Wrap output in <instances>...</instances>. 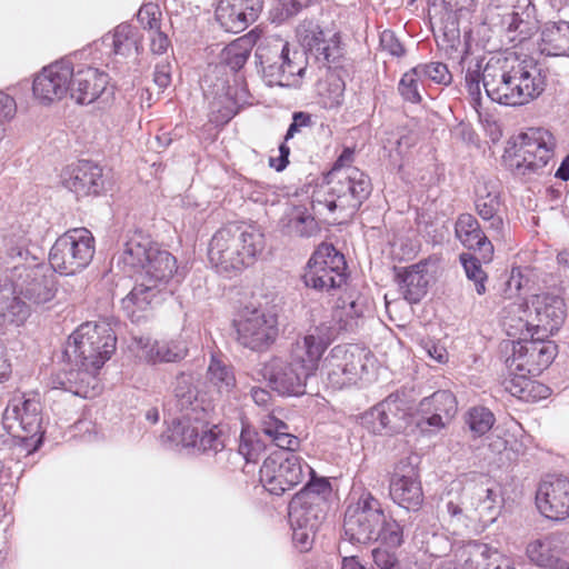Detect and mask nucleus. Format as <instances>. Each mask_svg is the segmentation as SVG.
Listing matches in <instances>:
<instances>
[{
    "label": "nucleus",
    "mask_w": 569,
    "mask_h": 569,
    "mask_svg": "<svg viewBox=\"0 0 569 569\" xmlns=\"http://www.w3.org/2000/svg\"><path fill=\"white\" fill-rule=\"evenodd\" d=\"M343 538L352 545L380 542L399 548L405 541V527L387 512L382 502L369 490L353 492L345 511Z\"/></svg>",
    "instance_id": "4"
},
{
    "label": "nucleus",
    "mask_w": 569,
    "mask_h": 569,
    "mask_svg": "<svg viewBox=\"0 0 569 569\" xmlns=\"http://www.w3.org/2000/svg\"><path fill=\"white\" fill-rule=\"evenodd\" d=\"M419 411L421 418L417 425L421 429L430 427L435 430H440L446 426V421L451 419L457 411L456 397L449 390H438L420 401Z\"/></svg>",
    "instance_id": "27"
},
{
    "label": "nucleus",
    "mask_w": 569,
    "mask_h": 569,
    "mask_svg": "<svg viewBox=\"0 0 569 569\" xmlns=\"http://www.w3.org/2000/svg\"><path fill=\"white\" fill-rule=\"evenodd\" d=\"M368 357L369 353L357 345H338L323 359L321 375L332 389L352 386L366 370Z\"/></svg>",
    "instance_id": "15"
},
{
    "label": "nucleus",
    "mask_w": 569,
    "mask_h": 569,
    "mask_svg": "<svg viewBox=\"0 0 569 569\" xmlns=\"http://www.w3.org/2000/svg\"><path fill=\"white\" fill-rule=\"evenodd\" d=\"M296 449H280L270 453L260 468V482L274 496H281L301 483L312 468L297 455Z\"/></svg>",
    "instance_id": "12"
},
{
    "label": "nucleus",
    "mask_w": 569,
    "mask_h": 569,
    "mask_svg": "<svg viewBox=\"0 0 569 569\" xmlns=\"http://www.w3.org/2000/svg\"><path fill=\"white\" fill-rule=\"evenodd\" d=\"M7 256L12 260H19L14 266H30L39 263L41 248L32 240L30 232L18 229L4 238Z\"/></svg>",
    "instance_id": "38"
},
{
    "label": "nucleus",
    "mask_w": 569,
    "mask_h": 569,
    "mask_svg": "<svg viewBox=\"0 0 569 569\" xmlns=\"http://www.w3.org/2000/svg\"><path fill=\"white\" fill-rule=\"evenodd\" d=\"M535 335L536 332L531 333L530 339H519L513 342L512 355L509 358L511 367L530 376H537L549 367L558 349L553 341L535 338Z\"/></svg>",
    "instance_id": "20"
},
{
    "label": "nucleus",
    "mask_w": 569,
    "mask_h": 569,
    "mask_svg": "<svg viewBox=\"0 0 569 569\" xmlns=\"http://www.w3.org/2000/svg\"><path fill=\"white\" fill-rule=\"evenodd\" d=\"M551 390L546 385L527 377L518 399L523 402H536L549 397Z\"/></svg>",
    "instance_id": "56"
},
{
    "label": "nucleus",
    "mask_w": 569,
    "mask_h": 569,
    "mask_svg": "<svg viewBox=\"0 0 569 569\" xmlns=\"http://www.w3.org/2000/svg\"><path fill=\"white\" fill-rule=\"evenodd\" d=\"M141 39L137 27L122 22L114 28L112 33H107L100 40L94 41L90 50L94 49L107 56L129 57L138 53Z\"/></svg>",
    "instance_id": "28"
},
{
    "label": "nucleus",
    "mask_w": 569,
    "mask_h": 569,
    "mask_svg": "<svg viewBox=\"0 0 569 569\" xmlns=\"http://www.w3.org/2000/svg\"><path fill=\"white\" fill-rule=\"evenodd\" d=\"M309 477L308 482L298 493H308V500L317 501V505L325 506L326 496L331 492L330 482L323 477H317L315 470L312 473H307Z\"/></svg>",
    "instance_id": "52"
},
{
    "label": "nucleus",
    "mask_w": 569,
    "mask_h": 569,
    "mask_svg": "<svg viewBox=\"0 0 569 569\" xmlns=\"http://www.w3.org/2000/svg\"><path fill=\"white\" fill-rule=\"evenodd\" d=\"M133 343L138 356L151 365L177 362L188 353L187 343L182 339L158 341L149 337H137L133 339Z\"/></svg>",
    "instance_id": "29"
},
{
    "label": "nucleus",
    "mask_w": 569,
    "mask_h": 569,
    "mask_svg": "<svg viewBox=\"0 0 569 569\" xmlns=\"http://www.w3.org/2000/svg\"><path fill=\"white\" fill-rule=\"evenodd\" d=\"M345 256L331 243H321L309 258L302 281L307 288L319 292L340 289L347 281Z\"/></svg>",
    "instance_id": "14"
},
{
    "label": "nucleus",
    "mask_w": 569,
    "mask_h": 569,
    "mask_svg": "<svg viewBox=\"0 0 569 569\" xmlns=\"http://www.w3.org/2000/svg\"><path fill=\"white\" fill-rule=\"evenodd\" d=\"M3 423L9 430L16 432L18 427L23 435H17L18 439L11 448V459H16L19 467L20 458H29L42 443V415L38 399L27 398L24 395H14L3 412Z\"/></svg>",
    "instance_id": "7"
},
{
    "label": "nucleus",
    "mask_w": 569,
    "mask_h": 569,
    "mask_svg": "<svg viewBox=\"0 0 569 569\" xmlns=\"http://www.w3.org/2000/svg\"><path fill=\"white\" fill-rule=\"evenodd\" d=\"M71 54L66 56L41 69L32 82V92L36 100L43 106L70 97V80H72Z\"/></svg>",
    "instance_id": "18"
},
{
    "label": "nucleus",
    "mask_w": 569,
    "mask_h": 569,
    "mask_svg": "<svg viewBox=\"0 0 569 569\" xmlns=\"http://www.w3.org/2000/svg\"><path fill=\"white\" fill-rule=\"evenodd\" d=\"M538 325L536 333L542 330L547 335L557 332L566 319L565 300L556 295L541 293L532 300Z\"/></svg>",
    "instance_id": "31"
},
{
    "label": "nucleus",
    "mask_w": 569,
    "mask_h": 569,
    "mask_svg": "<svg viewBox=\"0 0 569 569\" xmlns=\"http://www.w3.org/2000/svg\"><path fill=\"white\" fill-rule=\"evenodd\" d=\"M161 16L159 6L149 2L140 7L137 19L143 29L151 32L161 28Z\"/></svg>",
    "instance_id": "55"
},
{
    "label": "nucleus",
    "mask_w": 569,
    "mask_h": 569,
    "mask_svg": "<svg viewBox=\"0 0 569 569\" xmlns=\"http://www.w3.org/2000/svg\"><path fill=\"white\" fill-rule=\"evenodd\" d=\"M526 553L529 560L538 567L549 569H569L565 553V536L552 532L528 543Z\"/></svg>",
    "instance_id": "26"
},
{
    "label": "nucleus",
    "mask_w": 569,
    "mask_h": 569,
    "mask_svg": "<svg viewBox=\"0 0 569 569\" xmlns=\"http://www.w3.org/2000/svg\"><path fill=\"white\" fill-rule=\"evenodd\" d=\"M315 124L312 116L305 111H297L292 114V122L290 123L286 134L284 141L291 140L295 134L301 132L306 128H311Z\"/></svg>",
    "instance_id": "59"
},
{
    "label": "nucleus",
    "mask_w": 569,
    "mask_h": 569,
    "mask_svg": "<svg viewBox=\"0 0 569 569\" xmlns=\"http://www.w3.org/2000/svg\"><path fill=\"white\" fill-rule=\"evenodd\" d=\"M506 9L500 14L501 26L508 32H518V37H513L512 41H523L530 38L535 27L531 20V10L529 0H503Z\"/></svg>",
    "instance_id": "34"
},
{
    "label": "nucleus",
    "mask_w": 569,
    "mask_h": 569,
    "mask_svg": "<svg viewBox=\"0 0 569 569\" xmlns=\"http://www.w3.org/2000/svg\"><path fill=\"white\" fill-rule=\"evenodd\" d=\"M536 503L540 512L551 520L561 521L569 517V478L548 475L539 483Z\"/></svg>",
    "instance_id": "23"
},
{
    "label": "nucleus",
    "mask_w": 569,
    "mask_h": 569,
    "mask_svg": "<svg viewBox=\"0 0 569 569\" xmlns=\"http://www.w3.org/2000/svg\"><path fill=\"white\" fill-rule=\"evenodd\" d=\"M207 380L220 396L226 397H229L237 386L232 367L217 355H211L207 369Z\"/></svg>",
    "instance_id": "44"
},
{
    "label": "nucleus",
    "mask_w": 569,
    "mask_h": 569,
    "mask_svg": "<svg viewBox=\"0 0 569 569\" xmlns=\"http://www.w3.org/2000/svg\"><path fill=\"white\" fill-rule=\"evenodd\" d=\"M116 345V333L108 323L86 322L79 326L64 349L70 368L51 377L52 388L82 398L96 397L101 390L97 373L114 352Z\"/></svg>",
    "instance_id": "2"
},
{
    "label": "nucleus",
    "mask_w": 569,
    "mask_h": 569,
    "mask_svg": "<svg viewBox=\"0 0 569 569\" xmlns=\"http://www.w3.org/2000/svg\"><path fill=\"white\" fill-rule=\"evenodd\" d=\"M262 66V77L269 87L298 88L307 70L305 54L288 42L277 40L268 52L257 53Z\"/></svg>",
    "instance_id": "10"
},
{
    "label": "nucleus",
    "mask_w": 569,
    "mask_h": 569,
    "mask_svg": "<svg viewBox=\"0 0 569 569\" xmlns=\"http://www.w3.org/2000/svg\"><path fill=\"white\" fill-rule=\"evenodd\" d=\"M138 282L126 298L122 299L123 309L129 316L134 309L144 310L161 290L171 281L180 282L181 274L177 266L176 257L159 246L151 250Z\"/></svg>",
    "instance_id": "6"
},
{
    "label": "nucleus",
    "mask_w": 569,
    "mask_h": 569,
    "mask_svg": "<svg viewBox=\"0 0 569 569\" xmlns=\"http://www.w3.org/2000/svg\"><path fill=\"white\" fill-rule=\"evenodd\" d=\"M243 12L244 19L253 23L263 8V0H231Z\"/></svg>",
    "instance_id": "63"
},
{
    "label": "nucleus",
    "mask_w": 569,
    "mask_h": 569,
    "mask_svg": "<svg viewBox=\"0 0 569 569\" xmlns=\"http://www.w3.org/2000/svg\"><path fill=\"white\" fill-rule=\"evenodd\" d=\"M372 559L378 569H399V561L396 553L387 549H373Z\"/></svg>",
    "instance_id": "62"
},
{
    "label": "nucleus",
    "mask_w": 569,
    "mask_h": 569,
    "mask_svg": "<svg viewBox=\"0 0 569 569\" xmlns=\"http://www.w3.org/2000/svg\"><path fill=\"white\" fill-rule=\"evenodd\" d=\"M154 247L158 244H153L149 238L136 233L124 243L123 250L118 256V264H122L126 272L142 269Z\"/></svg>",
    "instance_id": "40"
},
{
    "label": "nucleus",
    "mask_w": 569,
    "mask_h": 569,
    "mask_svg": "<svg viewBox=\"0 0 569 569\" xmlns=\"http://www.w3.org/2000/svg\"><path fill=\"white\" fill-rule=\"evenodd\" d=\"M191 448L197 449L203 453H218L224 448V440L218 426L212 425L209 427L208 417H206V426L200 430L197 442Z\"/></svg>",
    "instance_id": "46"
},
{
    "label": "nucleus",
    "mask_w": 569,
    "mask_h": 569,
    "mask_svg": "<svg viewBox=\"0 0 569 569\" xmlns=\"http://www.w3.org/2000/svg\"><path fill=\"white\" fill-rule=\"evenodd\" d=\"M331 340L328 327H316L292 346L289 358L273 357L264 362L260 371L263 379L279 395H305L307 381L319 368L321 356Z\"/></svg>",
    "instance_id": "3"
},
{
    "label": "nucleus",
    "mask_w": 569,
    "mask_h": 569,
    "mask_svg": "<svg viewBox=\"0 0 569 569\" xmlns=\"http://www.w3.org/2000/svg\"><path fill=\"white\" fill-rule=\"evenodd\" d=\"M61 182L78 198L98 196L104 189L102 168L90 160L68 166L61 173Z\"/></svg>",
    "instance_id": "24"
},
{
    "label": "nucleus",
    "mask_w": 569,
    "mask_h": 569,
    "mask_svg": "<svg viewBox=\"0 0 569 569\" xmlns=\"http://www.w3.org/2000/svg\"><path fill=\"white\" fill-rule=\"evenodd\" d=\"M345 82L340 77L331 76L320 89L326 108H337L343 102Z\"/></svg>",
    "instance_id": "54"
},
{
    "label": "nucleus",
    "mask_w": 569,
    "mask_h": 569,
    "mask_svg": "<svg viewBox=\"0 0 569 569\" xmlns=\"http://www.w3.org/2000/svg\"><path fill=\"white\" fill-rule=\"evenodd\" d=\"M557 139L546 128H529L515 142V152L509 166L516 174L538 173L553 158Z\"/></svg>",
    "instance_id": "13"
},
{
    "label": "nucleus",
    "mask_w": 569,
    "mask_h": 569,
    "mask_svg": "<svg viewBox=\"0 0 569 569\" xmlns=\"http://www.w3.org/2000/svg\"><path fill=\"white\" fill-rule=\"evenodd\" d=\"M250 52L249 42L244 39H238L223 49L222 61L236 72L247 63Z\"/></svg>",
    "instance_id": "47"
},
{
    "label": "nucleus",
    "mask_w": 569,
    "mask_h": 569,
    "mask_svg": "<svg viewBox=\"0 0 569 569\" xmlns=\"http://www.w3.org/2000/svg\"><path fill=\"white\" fill-rule=\"evenodd\" d=\"M462 489L461 482L455 481L451 483L450 490L446 495V510L448 515L452 518L460 517L462 515V508H461V500L459 497L456 499L451 498V495L453 491L459 493V491Z\"/></svg>",
    "instance_id": "64"
},
{
    "label": "nucleus",
    "mask_w": 569,
    "mask_h": 569,
    "mask_svg": "<svg viewBox=\"0 0 569 569\" xmlns=\"http://www.w3.org/2000/svg\"><path fill=\"white\" fill-rule=\"evenodd\" d=\"M501 192L499 184L491 180L479 181L475 188V208L478 216L489 223L488 229L497 237L503 236L505 222L500 214Z\"/></svg>",
    "instance_id": "25"
},
{
    "label": "nucleus",
    "mask_w": 569,
    "mask_h": 569,
    "mask_svg": "<svg viewBox=\"0 0 569 569\" xmlns=\"http://www.w3.org/2000/svg\"><path fill=\"white\" fill-rule=\"evenodd\" d=\"M390 499L408 511H417L423 503L419 475L412 462L401 459L393 468L389 480Z\"/></svg>",
    "instance_id": "22"
},
{
    "label": "nucleus",
    "mask_w": 569,
    "mask_h": 569,
    "mask_svg": "<svg viewBox=\"0 0 569 569\" xmlns=\"http://www.w3.org/2000/svg\"><path fill=\"white\" fill-rule=\"evenodd\" d=\"M308 493H296L289 502L288 517L290 526L318 529L325 518L323 507L315 500H308Z\"/></svg>",
    "instance_id": "39"
},
{
    "label": "nucleus",
    "mask_w": 569,
    "mask_h": 569,
    "mask_svg": "<svg viewBox=\"0 0 569 569\" xmlns=\"http://www.w3.org/2000/svg\"><path fill=\"white\" fill-rule=\"evenodd\" d=\"M264 449L266 445L259 433L242 430L237 453L242 456L247 463H256Z\"/></svg>",
    "instance_id": "49"
},
{
    "label": "nucleus",
    "mask_w": 569,
    "mask_h": 569,
    "mask_svg": "<svg viewBox=\"0 0 569 569\" xmlns=\"http://www.w3.org/2000/svg\"><path fill=\"white\" fill-rule=\"evenodd\" d=\"M281 230L289 237L310 238L319 232V224L307 209L296 207L280 220Z\"/></svg>",
    "instance_id": "42"
},
{
    "label": "nucleus",
    "mask_w": 569,
    "mask_h": 569,
    "mask_svg": "<svg viewBox=\"0 0 569 569\" xmlns=\"http://www.w3.org/2000/svg\"><path fill=\"white\" fill-rule=\"evenodd\" d=\"M420 348L425 351V353L437 363H446L448 361L449 355L447 349L440 345L439 342L432 339H422L419 342Z\"/></svg>",
    "instance_id": "60"
},
{
    "label": "nucleus",
    "mask_w": 569,
    "mask_h": 569,
    "mask_svg": "<svg viewBox=\"0 0 569 569\" xmlns=\"http://www.w3.org/2000/svg\"><path fill=\"white\" fill-rule=\"evenodd\" d=\"M237 341L252 351L267 350L278 337L274 315L261 308L244 307L233 320Z\"/></svg>",
    "instance_id": "16"
},
{
    "label": "nucleus",
    "mask_w": 569,
    "mask_h": 569,
    "mask_svg": "<svg viewBox=\"0 0 569 569\" xmlns=\"http://www.w3.org/2000/svg\"><path fill=\"white\" fill-rule=\"evenodd\" d=\"M249 103V91L238 78L223 93H216L210 102L211 121L217 124L229 122L238 111Z\"/></svg>",
    "instance_id": "30"
},
{
    "label": "nucleus",
    "mask_w": 569,
    "mask_h": 569,
    "mask_svg": "<svg viewBox=\"0 0 569 569\" xmlns=\"http://www.w3.org/2000/svg\"><path fill=\"white\" fill-rule=\"evenodd\" d=\"M82 52H74L72 60V80H70V98L79 104H90L107 92L109 76L90 64L80 62Z\"/></svg>",
    "instance_id": "21"
},
{
    "label": "nucleus",
    "mask_w": 569,
    "mask_h": 569,
    "mask_svg": "<svg viewBox=\"0 0 569 569\" xmlns=\"http://www.w3.org/2000/svg\"><path fill=\"white\" fill-rule=\"evenodd\" d=\"M465 80L475 109L481 104V84L490 100L505 106H522L545 90V77L538 62L516 53L491 58L483 69L477 62L467 69Z\"/></svg>",
    "instance_id": "1"
},
{
    "label": "nucleus",
    "mask_w": 569,
    "mask_h": 569,
    "mask_svg": "<svg viewBox=\"0 0 569 569\" xmlns=\"http://www.w3.org/2000/svg\"><path fill=\"white\" fill-rule=\"evenodd\" d=\"M94 252L91 231L87 228H73L56 240L49 253V263L54 272L76 274L90 264Z\"/></svg>",
    "instance_id": "11"
},
{
    "label": "nucleus",
    "mask_w": 569,
    "mask_h": 569,
    "mask_svg": "<svg viewBox=\"0 0 569 569\" xmlns=\"http://www.w3.org/2000/svg\"><path fill=\"white\" fill-rule=\"evenodd\" d=\"M206 417L192 415L189 411L177 415L172 418L162 438L177 447L191 448L196 445L200 430L206 426Z\"/></svg>",
    "instance_id": "33"
},
{
    "label": "nucleus",
    "mask_w": 569,
    "mask_h": 569,
    "mask_svg": "<svg viewBox=\"0 0 569 569\" xmlns=\"http://www.w3.org/2000/svg\"><path fill=\"white\" fill-rule=\"evenodd\" d=\"M12 288V300L22 303L29 310V305L20 296L33 305L51 301L57 291L54 271L43 263L30 266H12L10 274L0 280V290Z\"/></svg>",
    "instance_id": "9"
},
{
    "label": "nucleus",
    "mask_w": 569,
    "mask_h": 569,
    "mask_svg": "<svg viewBox=\"0 0 569 569\" xmlns=\"http://www.w3.org/2000/svg\"><path fill=\"white\" fill-rule=\"evenodd\" d=\"M264 244V234L258 228L232 223L212 236L208 257L219 272L241 270L253 263Z\"/></svg>",
    "instance_id": "5"
},
{
    "label": "nucleus",
    "mask_w": 569,
    "mask_h": 569,
    "mask_svg": "<svg viewBox=\"0 0 569 569\" xmlns=\"http://www.w3.org/2000/svg\"><path fill=\"white\" fill-rule=\"evenodd\" d=\"M409 411L410 405L405 392L397 391L365 412L361 423L373 435L398 433L406 428Z\"/></svg>",
    "instance_id": "17"
},
{
    "label": "nucleus",
    "mask_w": 569,
    "mask_h": 569,
    "mask_svg": "<svg viewBox=\"0 0 569 569\" xmlns=\"http://www.w3.org/2000/svg\"><path fill=\"white\" fill-rule=\"evenodd\" d=\"M425 80L416 67L405 72L398 83L400 96L408 102L419 103L421 101L420 87Z\"/></svg>",
    "instance_id": "48"
},
{
    "label": "nucleus",
    "mask_w": 569,
    "mask_h": 569,
    "mask_svg": "<svg viewBox=\"0 0 569 569\" xmlns=\"http://www.w3.org/2000/svg\"><path fill=\"white\" fill-rule=\"evenodd\" d=\"M418 73L423 80H430L437 84L448 86L451 83L452 76L447 64L439 61H431L427 63H419L416 66Z\"/></svg>",
    "instance_id": "53"
},
{
    "label": "nucleus",
    "mask_w": 569,
    "mask_h": 569,
    "mask_svg": "<svg viewBox=\"0 0 569 569\" xmlns=\"http://www.w3.org/2000/svg\"><path fill=\"white\" fill-rule=\"evenodd\" d=\"M455 233L465 247L478 251L482 260H491L493 246L475 216L471 213L459 214L455 223Z\"/></svg>",
    "instance_id": "32"
},
{
    "label": "nucleus",
    "mask_w": 569,
    "mask_h": 569,
    "mask_svg": "<svg viewBox=\"0 0 569 569\" xmlns=\"http://www.w3.org/2000/svg\"><path fill=\"white\" fill-rule=\"evenodd\" d=\"M397 282L402 297L410 303H418L427 293L429 274L426 263H416L397 273Z\"/></svg>",
    "instance_id": "36"
},
{
    "label": "nucleus",
    "mask_w": 569,
    "mask_h": 569,
    "mask_svg": "<svg viewBox=\"0 0 569 569\" xmlns=\"http://www.w3.org/2000/svg\"><path fill=\"white\" fill-rule=\"evenodd\" d=\"M297 36L307 59L312 57L329 69L340 67L343 48L339 33L327 34L318 24L309 22L298 28Z\"/></svg>",
    "instance_id": "19"
},
{
    "label": "nucleus",
    "mask_w": 569,
    "mask_h": 569,
    "mask_svg": "<svg viewBox=\"0 0 569 569\" xmlns=\"http://www.w3.org/2000/svg\"><path fill=\"white\" fill-rule=\"evenodd\" d=\"M190 373L181 372L177 376L173 387V402L177 415L192 412V415L208 416L203 401L199 399Z\"/></svg>",
    "instance_id": "37"
},
{
    "label": "nucleus",
    "mask_w": 569,
    "mask_h": 569,
    "mask_svg": "<svg viewBox=\"0 0 569 569\" xmlns=\"http://www.w3.org/2000/svg\"><path fill=\"white\" fill-rule=\"evenodd\" d=\"M460 262L463 267L467 278L473 281L477 293L483 295L486 292L485 283L487 280V274L482 270L479 259L471 253H461Z\"/></svg>",
    "instance_id": "50"
},
{
    "label": "nucleus",
    "mask_w": 569,
    "mask_h": 569,
    "mask_svg": "<svg viewBox=\"0 0 569 569\" xmlns=\"http://www.w3.org/2000/svg\"><path fill=\"white\" fill-rule=\"evenodd\" d=\"M261 432L279 449H297L300 440L290 433L289 426L282 421L274 410L266 411L260 417Z\"/></svg>",
    "instance_id": "41"
},
{
    "label": "nucleus",
    "mask_w": 569,
    "mask_h": 569,
    "mask_svg": "<svg viewBox=\"0 0 569 569\" xmlns=\"http://www.w3.org/2000/svg\"><path fill=\"white\" fill-rule=\"evenodd\" d=\"M465 569H515L497 549L482 542H471L462 550Z\"/></svg>",
    "instance_id": "35"
},
{
    "label": "nucleus",
    "mask_w": 569,
    "mask_h": 569,
    "mask_svg": "<svg viewBox=\"0 0 569 569\" xmlns=\"http://www.w3.org/2000/svg\"><path fill=\"white\" fill-rule=\"evenodd\" d=\"M493 413L485 407H475L468 411L467 423L476 436L487 433L493 426Z\"/></svg>",
    "instance_id": "51"
},
{
    "label": "nucleus",
    "mask_w": 569,
    "mask_h": 569,
    "mask_svg": "<svg viewBox=\"0 0 569 569\" xmlns=\"http://www.w3.org/2000/svg\"><path fill=\"white\" fill-rule=\"evenodd\" d=\"M542 52L549 56L569 57V22L557 21L545 24L541 32Z\"/></svg>",
    "instance_id": "43"
},
{
    "label": "nucleus",
    "mask_w": 569,
    "mask_h": 569,
    "mask_svg": "<svg viewBox=\"0 0 569 569\" xmlns=\"http://www.w3.org/2000/svg\"><path fill=\"white\" fill-rule=\"evenodd\" d=\"M292 529V542L295 547L301 551H308L311 549L313 540H315V533L317 529H310L308 527H297V526H290Z\"/></svg>",
    "instance_id": "58"
},
{
    "label": "nucleus",
    "mask_w": 569,
    "mask_h": 569,
    "mask_svg": "<svg viewBox=\"0 0 569 569\" xmlns=\"http://www.w3.org/2000/svg\"><path fill=\"white\" fill-rule=\"evenodd\" d=\"M380 48L395 58H401L406 54L403 44L397 38L392 30L386 29L379 37Z\"/></svg>",
    "instance_id": "57"
},
{
    "label": "nucleus",
    "mask_w": 569,
    "mask_h": 569,
    "mask_svg": "<svg viewBox=\"0 0 569 569\" xmlns=\"http://www.w3.org/2000/svg\"><path fill=\"white\" fill-rule=\"evenodd\" d=\"M326 180L328 190L323 199L317 197L313 203L325 206L330 212L338 210L346 217L353 216L372 191L369 176L358 168L330 170Z\"/></svg>",
    "instance_id": "8"
},
{
    "label": "nucleus",
    "mask_w": 569,
    "mask_h": 569,
    "mask_svg": "<svg viewBox=\"0 0 569 569\" xmlns=\"http://www.w3.org/2000/svg\"><path fill=\"white\" fill-rule=\"evenodd\" d=\"M216 18L221 28L227 32L239 33L246 30L251 22L244 19L243 12L240 11L231 0H221L216 10Z\"/></svg>",
    "instance_id": "45"
},
{
    "label": "nucleus",
    "mask_w": 569,
    "mask_h": 569,
    "mask_svg": "<svg viewBox=\"0 0 569 569\" xmlns=\"http://www.w3.org/2000/svg\"><path fill=\"white\" fill-rule=\"evenodd\" d=\"M17 113V102L13 97L0 91V128L11 121Z\"/></svg>",
    "instance_id": "61"
}]
</instances>
